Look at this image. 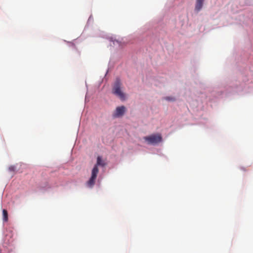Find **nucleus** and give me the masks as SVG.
Listing matches in <instances>:
<instances>
[{
    "label": "nucleus",
    "instance_id": "3",
    "mask_svg": "<svg viewBox=\"0 0 253 253\" xmlns=\"http://www.w3.org/2000/svg\"><path fill=\"white\" fill-rule=\"evenodd\" d=\"M2 219L3 228V234L4 235L2 239V247L5 252L10 253L15 249L14 239H13L15 230L12 225L8 222L7 212L4 209H2Z\"/></svg>",
    "mask_w": 253,
    "mask_h": 253
},
{
    "label": "nucleus",
    "instance_id": "25",
    "mask_svg": "<svg viewBox=\"0 0 253 253\" xmlns=\"http://www.w3.org/2000/svg\"><path fill=\"white\" fill-rule=\"evenodd\" d=\"M80 37V39L78 41H76L75 42H77V43H79V42H82L84 40V39H83L81 36Z\"/></svg>",
    "mask_w": 253,
    "mask_h": 253
},
{
    "label": "nucleus",
    "instance_id": "19",
    "mask_svg": "<svg viewBox=\"0 0 253 253\" xmlns=\"http://www.w3.org/2000/svg\"><path fill=\"white\" fill-rule=\"evenodd\" d=\"M104 172H102V170L101 173H98V175L97 177V180H101V181L102 180V179L104 178Z\"/></svg>",
    "mask_w": 253,
    "mask_h": 253
},
{
    "label": "nucleus",
    "instance_id": "27",
    "mask_svg": "<svg viewBox=\"0 0 253 253\" xmlns=\"http://www.w3.org/2000/svg\"><path fill=\"white\" fill-rule=\"evenodd\" d=\"M89 24L88 23H86L85 27L84 28V31H85L89 27Z\"/></svg>",
    "mask_w": 253,
    "mask_h": 253
},
{
    "label": "nucleus",
    "instance_id": "10",
    "mask_svg": "<svg viewBox=\"0 0 253 253\" xmlns=\"http://www.w3.org/2000/svg\"><path fill=\"white\" fill-rule=\"evenodd\" d=\"M200 54L195 55L193 56L191 59V64L194 73H195L199 68L200 65Z\"/></svg>",
    "mask_w": 253,
    "mask_h": 253
},
{
    "label": "nucleus",
    "instance_id": "1",
    "mask_svg": "<svg viewBox=\"0 0 253 253\" xmlns=\"http://www.w3.org/2000/svg\"><path fill=\"white\" fill-rule=\"evenodd\" d=\"M236 20L246 29L247 37L235 47L234 60L229 58L226 63L235 65L241 79H234L229 84H217L207 88L199 81L200 86L205 90L199 91V97L191 101L190 107L199 118V123L205 126L208 120L204 115L209 107L212 108L222 99L235 94H253V10H245L236 16Z\"/></svg>",
    "mask_w": 253,
    "mask_h": 253
},
{
    "label": "nucleus",
    "instance_id": "7",
    "mask_svg": "<svg viewBox=\"0 0 253 253\" xmlns=\"http://www.w3.org/2000/svg\"><path fill=\"white\" fill-rule=\"evenodd\" d=\"M127 107L124 105L117 106L112 114V118L115 119H120L123 118L127 113Z\"/></svg>",
    "mask_w": 253,
    "mask_h": 253
},
{
    "label": "nucleus",
    "instance_id": "8",
    "mask_svg": "<svg viewBox=\"0 0 253 253\" xmlns=\"http://www.w3.org/2000/svg\"><path fill=\"white\" fill-rule=\"evenodd\" d=\"M98 173L91 170L90 175L88 179L85 181L84 185L85 187L88 189H92L94 186L96 182V180L97 177Z\"/></svg>",
    "mask_w": 253,
    "mask_h": 253
},
{
    "label": "nucleus",
    "instance_id": "2",
    "mask_svg": "<svg viewBox=\"0 0 253 253\" xmlns=\"http://www.w3.org/2000/svg\"><path fill=\"white\" fill-rule=\"evenodd\" d=\"M188 3V0L169 1L165 5L163 16L146 24L138 32L122 38L121 40L117 39L114 35H106L104 38L111 43V46L118 45L124 55L136 63L137 55L146 53L148 46L151 47L153 45L160 44L164 48L161 40H163L167 33V20L170 19L176 13L184 9Z\"/></svg>",
    "mask_w": 253,
    "mask_h": 253
},
{
    "label": "nucleus",
    "instance_id": "24",
    "mask_svg": "<svg viewBox=\"0 0 253 253\" xmlns=\"http://www.w3.org/2000/svg\"><path fill=\"white\" fill-rule=\"evenodd\" d=\"M116 166V164H113L111 166H110L109 167V169H114Z\"/></svg>",
    "mask_w": 253,
    "mask_h": 253
},
{
    "label": "nucleus",
    "instance_id": "28",
    "mask_svg": "<svg viewBox=\"0 0 253 253\" xmlns=\"http://www.w3.org/2000/svg\"><path fill=\"white\" fill-rule=\"evenodd\" d=\"M0 253H1V250L0 249Z\"/></svg>",
    "mask_w": 253,
    "mask_h": 253
},
{
    "label": "nucleus",
    "instance_id": "12",
    "mask_svg": "<svg viewBox=\"0 0 253 253\" xmlns=\"http://www.w3.org/2000/svg\"><path fill=\"white\" fill-rule=\"evenodd\" d=\"M206 0H195L194 11L198 13L201 11L204 5Z\"/></svg>",
    "mask_w": 253,
    "mask_h": 253
},
{
    "label": "nucleus",
    "instance_id": "11",
    "mask_svg": "<svg viewBox=\"0 0 253 253\" xmlns=\"http://www.w3.org/2000/svg\"><path fill=\"white\" fill-rule=\"evenodd\" d=\"M80 39V37H78L77 39H75L72 41H67L65 40H64L63 41L67 44L69 47H72L73 50H75L80 55L81 51H79L75 42L76 41H78Z\"/></svg>",
    "mask_w": 253,
    "mask_h": 253
},
{
    "label": "nucleus",
    "instance_id": "6",
    "mask_svg": "<svg viewBox=\"0 0 253 253\" xmlns=\"http://www.w3.org/2000/svg\"><path fill=\"white\" fill-rule=\"evenodd\" d=\"M108 165V160L106 158H103V156L100 154H97L96 157V162L93 165L91 170L96 172L97 173L99 172V167L102 169V172H105V169Z\"/></svg>",
    "mask_w": 253,
    "mask_h": 253
},
{
    "label": "nucleus",
    "instance_id": "14",
    "mask_svg": "<svg viewBox=\"0 0 253 253\" xmlns=\"http://www.w3.org/2000/svg\"><path fill=\"white\" fill-rule=\"evenodd\" d=\"M19 164H16V165H10L8 168V170L11 172H22V170L21 169L20 167H18Z\"/></svg>",
    "mask_w": 253,
    "mask_h": 253
},
{
    "label": "nucleus",
    "instance_id": "17",
    "mask_svg": "<svg viewBox=\"0 0 253 253\" xmlns=\"http://www.w3.org/2000/svg\"><path fill=\"white\" fill-rule=\"evenodd\" d=\"M151 154H156V155H158L160 156H163V157H164L165 158H166L167 157L164 155L162 152V150L161 149H155L154 150H153L151 152Z\"/></svg>",
    "mask_w": 253,
    "mask_h": 253
},
{
    "label": "nucleus",
    "instance_id": "16",
    "mask_svg": "<svg viewBox=\"0 0 253 253\" xmlns=\"http://www.w3.org/2000/svg\"><path fill=\"white\" fill-rule=\"evenodd\" d=\"M163 99L168 102H174L176 100V97L173 95H167L164 97Z\"/></svg>",
    "mask_w": 253,
    "mask_h": 253
},
{
    "label": "nucleus",
    "instance_id": "26",
    "mask_svg": "<svg viewBox=\"0 0 253 253\" xmlns=\"http://www.w3.org/2000/svg\"><path fill=\"white\" fill-rule=\"evenodd\" d=\"M239 168H240V170H243L244 171H247L246 169L244 167H243V166H241V167H240Z\"/></svg>",
    "mask_w": 253,
    "mask_h": 253
},
{
    "label": "nucleus",
    "instance_id": "18",
    "mask_svg": "<svg viewBox=\"0 0 253 253\" xmlns=\"http://www.w3.org/2000/svg\"><path fill=\"white\" fill-rule=\"evenodd\" d=\"M164 45L167 50L168 51V52L169 54H170V52H172L173 51V47L172 45L171 44H168V42H166L165 41L164 42Z\"/></svg>",
    "mask_w": 253,
    "mask_h": 253
},
{
    "label": "nucleus",
    "instance_id": "23",
    "mask_svg": "<svg viewBox=\"0 0 253 253\" xmlns=\"http://www.w3.org/2000/svg\"><path fill=\"white\" fill-rule=\"evenodd\" d=\"M93 20V17L92 15H90L89 17L88 18V19L87 20L86 23H88L89 24V22L90 20Z\"/></svg>",
    "mask_w": 253,
    "mask_h": 253
},
{
    "label": "nucleus",
    "instance_id": "20",
    "mask_svg": "<svg viewBox=\"0 0 253 253\" xmlns=\"http://www.w3.org/2000/svg\"><path fill=\"white\" fill-rule=\"evenodd\" d=\"M101 180H98L96 179V182H95V185H96V187L97 188H100V187H101Z\"/></svg>",
    "mask_w": 253,
    "mask_h": 253
},
{
    "label": "nucleus",
    "instance_id": "5",
    "mask_svg": "<svg viewBox=\"0 0 253 253\" xmlns=\"http://www.w3.org/2000/svg\"><path fill=\"white\" fill-rule=\"evenodd\" d=\"M144 142L150 146H158L164 142V139L161 133L153 132L143 137Z\"/></svg>",
    "mask_w": 253,
    "mask_h": 253
},
{
    "label": "nucleus",
    "instance_id": "4",
    "mask_svg": "<svg viewBox=\"0 0 253 253\" xmlns=\"http://www.w3.org/2000/svg\"><path fill=\"white\" fill-rule=\"evenodd\" d=\"M111 93L123 102L126 101L129 97L128 94L124 90L122 79L119 76L116 77L112 83Z\"/></svg>",
    "mask_w": 253,
    "mask_h": 253
},
{
    "label": "nucleus",
    "instance_id": "15",
    "mask_svg": "<svg viewBox=\"0 0 253 253\" xmlns=\"http://www.w3.org/2000/svg\"><path fill=\"white\" fill-rule=\"evenodd\" d=\"M114 68V65H112V66L110 65V61L108 63V67H107V69H106V72H105V75H104V76L103 77V78H102V79L101 80V81H100L99 83V85H100L103 82V80L104 81H105V82H107L108 80V78L106 77L108 75L110 70L112 68Z\"/></svg>",
    "mask_w": 253,
    "mask_h": 253
},
{
    "label": "nucleus",
    "instance_id": "9",
    "mask_svg": "<svg viewBox=\"0 0 253 253\" xmlns=\"http://www.w3.org/2000/svg\"><path fill=\"white\" fill-rule=\"evenodd\" d=\"M53 187L54 185L50 183L49 180L41 181V182L39 183L38 186L39 190L42 192V193H44L45 192L48 191L49 190L51 189Z\"/></svg>",
    "mask_w": 253,
    "mask_h": 253
},
{
    "label": "nucleus",
    "instance_id": "13",
    "mask_svg": "<svg viewBox=\"0 0 253 253\" xmlns=\"http://www.w3.org/2000/svg\"><path fill=\"white\" fill-rule=\"evenodd\" d=\"M188 20V17L186 14L179 15L177 24L182 28H184L187 25Z\"/></svg>",
    "mask_w": 253,
    "mask_h": 253
},
{
    "label": "nucleus",
    "instance_id": "21",
    "mask_svg": "<svg viewBox=\"0 0 253 253\" xmlns=\"http://www.w3.org/2000/svg\"><path fill=\"white\" fill-rule=\"evenodd\" d=\"M18 167H20L21 169L23 170V169H24L26 168V165L25 164L21 163H20V164H19L18 168Z\"/></svg>",
    "mask_w": 253,
    "mask_h": 253
},
{
    "label": "nucleus",
    "instance_id": "22",
    "mask_svg": "<svg viewBox=\"0 0 253 253\" xmlns=\"http://www.w3.org/2000/svg\"><path fill=\"white\" fill-rule=\"evenodd\" d=\"M85 87L86 88V94H85V99H84V101L85 102L86 101V98H87V93H88V85H87V84H86V82H85Z\"/></svg>",
    "mask_w": 253,
    "mask_h": 253
}]
</instances>
